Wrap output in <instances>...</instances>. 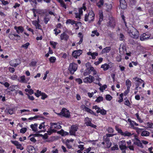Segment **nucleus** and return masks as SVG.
Returning a JSON list of instances; mask_svg holds the SVG:
<instances>
[{
  "label": "nucleus",
  "instance_id": "nucleus-1",
  "mask_svg": "<svg viewBox=\"0 0 153 153\" xmlns=\"http://www.w3.org/2000/svg\"><path fill=\"white\" fill-rule=\"evenodd\" d=\"M125 25L126 27V30L130 36L133 38L137 39L139 36V34L137 30L131 25L130 24L129 26H127L126 23L125 22Z\"/></svg>",
  "mask_w": 153,
  "mask_h": 153
},
{
  "label": "nucleus",
  "instance_id": "nucleus-2",
  "mask_svg": "<svg viewBox=\"0 0 153 153\" xmlns=\"http://www.w3.org/2000/svg\"><path fill=\"white\" fill-rule=\"evenodd\" d=\"M61 126L59 125H57L56 123H51V127L49 128L47 131L48 135H50L53 133L56 132L57 129L61 128Z\"/></svg>",
  "mask_w": 153,
  "mask_h": 153
},
{
  "label": "nucleus",
  "instance_id": "nucleus-3",
  "mask_svg": "<svg viewBox=\"0 0 153 153\" xmlns=\"http://www.w3.org/2000/svg\"><path fill=\"white\" fill-rule=\"evenodd\" d=\"M94 14L93 11H90L88 14L85 16V20L88 21L89 23L93 21L94 19Z\"/></svg>",
  "mask_w": 153,
  "mask_h": 153
},
{
  "label": "nucleus",
  "instance_id": "nucleus-4",
  "mask_svg": "<svg viewBox=\"0 0 153 153\" xmlns=\"http://www.w3.org/2000/svg\"><path fill=\"white\" fill-rule=\"evenodd\" d=\"M102 144L104 145V147L106 148H110L111 145V143L110 141L109 138L104 136L103 137V141Z\"/></svg>",
  "mask_w": 153,
  "mask_h": 153
},
{
  "label": "nucleus",
  "instance_id": "nucleus-5",
  "mask_svg": "<svg viewBox=\"0 0 153 153\" xmlns=\"http://www.w3.org/2000/svg\"><path fill=\"white\" fill-rule=\"evenodd\" d=\"M77 65L74 63H72L70 64L69 68L68 70L70 73L71 74H73L75 72L77 69Z\"/></svg>",
  "mask_w": 153,
  "mask_h": 153
},
{
  "label": "nucleus",
  "instance_id": "nucleus-6",
  "mask_svg": "<svg viewBox=\"0 0 153 153\" xmlns=\"http://www.w3.org/2000/svg\"><path fill=\"white\" fill-rule=\"evenodd\" d=\"M133 79L136 82H137V83L136 84V88H135V90H138V88H139L141 89V87H139L140 84H142V87L144 88V87L145 83L143 80L141 79L137 78V77H135L133 78Z\"/></svg>",
  "mask_w": 153,
  "mask_h": 153
},
{
  "label": "nucleus",
  "instance_id": "nucleus-7",
  "mask_svg": "<svg viewBox=\"0 0 153 153\" xmlns=\"http://www.w3.org/2000/svg\"><path fill=\"white\" fill-rule=\"evenodd\" d=\"M57 114L67 118H69L70 116V113L69 111L65 108H62L61 111L60 113Z\"/></svg>",
  "mask_w": 153,
  "mask_h": 153
},
{
  "label": "nucleus",
  "instance_id": "nucleus-8",
  "mask_svg": "<svg viewBox=\"0 0 153 153\" xmlns=\"http://www.w3.org/2000/svg\"><path fill=\"white\" fill-rule=\"evenodd\" d=\"M92 119L88 117H86L85 120V123L87 126H90L92 128H96L97 126L94 125L91 123Z\"/></svg>",
  "mask_w": 153,
  "mask_h": 153
},
{
  "label": "nucleus",
  "instance_id": "nucleus-9",
  "mask_svg": "<svg viewBox=\"0 0 153 153\" xmlns=\"http://www.w3.org/2000/svg\"><path fill=\"white\" fill-rule=\"evenodd\" d=\"M95 80V78L93 76L89 75L83 79V82L86 83H91Z\"/></svg>",
  "mask_w": 153,
  "mask_h": 153
},
{
  "label": "nucleus",
  "instance_id": "nucleus-10",
  "mask_svg": "<svg viewBox=\"0 0 153 153\" xmlns=\"http://www.w3.org/2000/svg\"><path fill=\"white\" fill-rule=\"evenodd\" d=\"M78 127L77 126L73 125L71 126L70 133L71 135H75V132L77 131Z\"/></svg>",
  "mask_w": 153,
  "mask_h": 153
},
{
  "label": "nucleus",
  "instance_id": "nucleus-11",
  "mask_svg": "<svg viewBox=\"0 0 153 153\" xmlns=\"http://www.w3.org/2000/svg\"><path fill=\"white\" fill-rule=\"evenodd\" d=\"M107 25L111 27L114 28L115 25V20L113 18H110L107 23Z\"/></svg>",
  "mask_w": 153,
  "mask_h": 153
},
{
  "label": "nucleus",
  "instance_id": "nucleus-12",
  "mask_svg": "<svg viewBox=\"0 0 153 153\" xmlns=\"http://www.w3.org/2000/svg\"><path fill=\"white\" fill-rule=\"evenodd\" d=\"M10 63L11 66L16 67L20 63V62L19 59H15L11 61Z\"/></svg>",
  "mask_w": 153,
  "mask_h": 153
},
{
  "label": "nucleus",
  "instance_id": "nucleus-13",
  "mask_svg": "<svg viewBox=\"0 0 153 153\" xmlns=\"http://www.w3.org/2000/svg\"><path fill=\"white\" fill-rule=\"evenodd\" d=\"M39 16H38L37 20H34L32 21V24L34 25L36 27V28L40 29H41V26L39 24Z\"/></svg>",
  "mask_w": 153,
  "mask_h": 153
},
{
  "label": "nucleus",
  "instance_id": "nucleus-14",
  "mask_svg": "<svg viewBox=\"0 0 153 153\" xmlns=\"http://www.w3.org/2000/svg\"><path fill=\"white\" fill-rule=\"evenodd\" d=\"M82 51L81 50H79L78 51H75L72 53L73 56L75 58H77V56H80L82 53Z\"/></svg>",
  "mask_w": 153,
  "mask_h": 153
},
{
  "label": "nucleus",
  "instance_id": "nucleus-15",
  "mask_svg": "<svg viewBox=\"0 0 153 153\" xmlns=\"http://www.w3.org/2000/svg\"><path fill=\"white\" fill-rule=\"evenodd\" d=\"M14 28L16 30L17 33L19 34L20 33H22L24 30L23 27L21 26L18 27L15 26L14 27Z\"/></svg>",
  "mask_w": 153,
  "mask_h": 153
},
{
  "label": "nucleus",
  "instance_id": "nucleus-16",
  "mask_svg": "<svg viewBox=\"0 0 153 153\" xmlns=\"http://www.w3.org/2000/svg\"><path fill=\"white\" fill-rule=\"evenodd\" d=\"M119 147L121 150L125 149L126 148L125 140H122L119 142Z\"/></svg>",
  "mask_w": 153,
  "mask_h": 153
},
{
  "label": "nucleus",
  "instance_id": "nucleus-17",
  "mask_svg": "<svg viewBox=\"0 0 153 153\" xmlns=\"http://www.w3.org/2000/svg\"><path fill=\"white\" fill-rule=\"evenodd\" d=\"M69 38V36L64 32L61 34L60 36V38L61 40H64L67 41Z\"/></svg>",
  "mask_w": 153,
  "mask_h": 153
},
{
  "label": "nucleus",
  "instance_id": "nucleus-18",
  "mask_svg": "<svg viewBox=\"0 0 153 153\" xmlns=\"http://www.w3.org/2000/svg\"><path fill=\"white\" fill-rule=\"evenodd\" d=\"M27 151L29 153H34L35 151V148L31 146H29L27 147Z\"/></svg>",
  "mask_w": 153,
  "mask_h": 153
},
{
  "label": "nucleus",
  "instance_id": "nucleus-19",
  "mask_svg": "<svg viewBox=\"0 0 153 153\" xmlns=\"http://www.w3.org/2000/svg\"><path fill=\"white\" fill-rule=\"evenodd\" d=\"M38 125L36 123H35L34 124H31L30 125V127L32 129L33 131H35L36 132H40L41 131H38L37 128Z\"/></svg>",
  "mask_w": 153,
  "mask_h": 153
},
{
  "label": "nucleus",
  "instance_id": "nucleus-20",
  "mask_svg": "<svg viewBox=\"0 0 153 153\" xmlns=\"http://www.w3.org/2000/svg\"><path fill=\"white\" fill-rule=\"evenodd\" d=\"M149 37V34L146 33H144L140 36V39L141 41H143L148 39Z\"/></svg>",
  "mask_w": 153,
  "mask_h": 153
},
{
  "label": "nucleus",
  "instance_id": "nucleus-21",
  "mask_svg": "<svg viewBox=\"0 0 153 153\" xmlns=\"http://www.w3.org/2000/svg\"><path fill=\"white\" fill-rule=\"evenodd\" d=\"M18 80L19 82L22 83H26L27 81L26 79L25 76H22L20 77L18 79Z\"/></svg>",
  "mask_w": 153,
  "mask_h": 153
},
{
  "label": "nucleus",
  "instance_id": "nucleus-22",
  "mask_svg": "<svg viewBox=\"0 0 153 153\" xmlns=\"http://www.w3.org/2000/svg\"><path fill=\"white\" fill-rule=\"evenodd\" d=\"M66 23L67 24H71L72 25H75L74 26L76 27L77 26L76 22L72 19H69L67 20L66 22Z\"/></svg>",
  "mask_w": 153,
  "mask_h": 153
},
{
  "label": "nucleus",
  "instance_id": "nucleus-23",
  "mask_svg": "<svg viewBox=\"0 0 153 153\" xmlns=\"http://www.w3.org/2000/svg\"><path fill=\"white\" fill-rule=\"evenodd\" d=\"M126 84L127 87V90L129 91L130 87L131 85V82L129 79H128L126 81Z\"/></svg>",
  "mask_w": 153,
  "mask_h": 153
},
{
  "label": "nucleus",
  "instance_id": "nucleus-24",
  "mask_svg": "<svg viewBox=\"0 0 153 153\" xmlns=\"http://www.w3.org/2000/svg\"><path fill=\"white\" fill-rule=\"evenodd\" d=\"M57 133L61 135L62 136H65L68 135V133L66 131H64L63 129H61L60 131H58Z\"/></svg>",
  "mask_w": 153,
  "mask_h": 153
},
{
  "label": "nucleus",
  "instance_id": "nucleus-25",
  "mask_svg": "<svg viewBox=\"0 0 153 153\" xmlns=\"http://www.w3.org/2000/svg\"><path fill=\"white\" fill-rule=\"evenodd\" d=\"M133 134H134V133H131V132H129L128 131H126L125 132H123L122 136L129 137Z\"/></svg>",
  "mask_w": 153,
  "mask_h": 153
},
{
  "label": "nucleus",
  "instance_id": "nucleus-26",
  "mask_svg": "<svg viewBox=\"0 0 153 153\" xmlns=\"http://www.w3.org/2000/svg\"><path fill=\"white\" fill-rule=\"evenodd\" d=\"M104 0H99V1L97 3V6L100 8L102 7L104 4Z\"/></svg>",
  "mask_w": 153,
  "mask_h": 153
},
{
  "label": "nucleus",
  "instance_id": "nucleus-27",
  "mask_svg": "<svg viewBox=\"0 0 153 153\" xmlns=\"http://www.w3.org/2000/svg\"><path fill=\"white\" fill-rule=\"evenodd\" d=\"M5 112L7 114H12L13 113V109H6Z\"/></svg>",
  "mask_w": 153,
  "mask_h": 153
},
{
  "label": "nucleus",
  "instance_id": "nucleus-28",
  "mask_svg": "<svg viewBox=\"0 0 153 153\" xmlns=\"http://www.w3.org/2000/svg\"><path fill=\"white\" fill-rule=\"evenodd\" d=\"M91 73V70L90 68H87L84 71L83 73V75L86 76L88 75Z\"/></svg>",
  "mask_w": 153,
  "mask_h": 153
},
{
  "label": "nucleus",
  "instance_id": "nucleus-29",
  "mask_svg": "<svg viewBox=\"0 0 153 153\" xmlns=\"http://www.w3.org/2000/svg\"><path fill=\"white\" fill-rule=\"evenodd\" d=\"M150 133L146 130L143 131L141 133V136H148L149 135Z\"/></svg>",
  "mask_w": 153,
  "mask_h": 153
},
{
  "label": "nucleus",
  "instance_id": "nucleus-30",
  "mask_svg": "<svg viewBox=\"0 0 153 153\" xmlns=\"http://www.w3.org/2000/svg\"><path fill=\"white\" fill-rule=\"evenodd\" d=\"M134 144L137 145V146L141 148H143V146L142 143H141L140 140L137 141H135L134 142Z\"/></svg>",
  "mask_w": 153,
  "mask_h": 153
},
{
  "label": "nucleus",
  "instance_id": "nucleus-31",
  "mask_svg": "<svg viewBox=\"0 0 153 153\" xmlns=\"http://www.w3.org/2000/svg\"><path fill=\"white\" fill-rule=\"evenodd\" d=\"M97 113H100L101 114L105 115L106 114V111L104 109H100L99 111L97 110Z\"/></svg>",
  "mask_w": 153,
  "mask_h": 153
},
{
  "label": "nucleus",
  "instance_id": "nucleus-32",
  "mask_svg": "<svg viewBox=\"0 0 153 153\" xmlns=\"http://www.w3.org/2000/svg\"><path fill=\"white\" fill-rule=\"evenodd\" d=\"M111 49L110 47H106L102 50V53H106L109 52Z\"/></svg>",
  "mask_w": 153,
  "mask_h": 153
},
{
  "label": "nucleus",
  "instance_id": "nucleus-33",
  "mask_svg": "<svg viewBox=\"0 0 153 153\" xmlns=\"http://www.w3.org/2000/svg\"><path fill=\"white\" fill-rule=\"evenodd\" d=\"M95 80L94 81L95 82H94V83L96 84H97L98 83L100 82L101 79L99 77L98 74H97V76H95Z\"/></svg>",
  "mask_w": 153,
  "mask_h": 153
},
{
  "label": "nucleus",
  "instance_id": "nucleus-34",
  "mask_svg": "<svg viewBox=\"0 0 153 153\" xmlns=\"http://www.w3.org/2000/svg\"><path fill=\"white\" fill-rule=\"evenodd\" d=\"M101 68H103V70L104 71L107 70L109 68V65L107 64H105L102 65L101 66Z\"/></svg>",
  "mask_w": 153,
  "mask_h": 153
},
{
  "label": "nucleus",
  "instance_id": "nucleus-35",
  "mask_svg": "<svg viewBox=\"0 0 153 153\" xmlns=\"http://www.w3.org/2000/svg\"><path fill=\"white\" fill-rule=\"evenodd\" d=\"M92 33L91 36L92 37L94 36L95 35H96L97 36H98L100 35L99 33L97 32V30H94L92 31Z\"/></svg>",
  "mask_w": 153,
  "mask_h": 153
},
{
  "label": "nucleus",
  "instance_id": "nucleus-36",
  "mask_svg": "<svg viewBox=\"0 0 153 153\" xmlns=\"http://www.w3.org/2000/svg\"><path fill=\"white\" fill-rule=\"evenodd\" d=\"M115 129L116 131H117L118 133H120L121 135H122L124 132H123L122 130L119 128L118 127L116 126Z\"/></svg>",
  "mask_w": 153,
  "mask_h": 153
},
{
  "label": "nucleus",
  "instance_id": "nucleus-37",
  "mask_svg": "<svg viewBox=\"0 0 153 153\" xmlns=\"http://www.w3.org/2000/svg\"><path fill=\"white\" fill-rule=\"evenodd\" d=\"M105 5H106V7H107V9L106 10L107 11H109L111 9L112 6L111 4H108L107 3H105Z\"/></svg>",
  "mask_w": 153,
  "mask_h": 153
},
{
  "label": "nucleus",
  "instance_id": "nucleus-38",
  "mask_svg": "<svg viewBox=\"0 0 153 153\" xmlns=\"http://www.w3.org/2000/svg\"><path fill=\"white\" fill-rule=\"evenodd\" d=\"M103 18V13L102 12L99 13V22H101Z\"/></svg>",
  "mask_w": 153,
  "mask_h": 153
},
{
  "label": "nucleus",
  "instance_id": "nucleus-39",
  "mask_svg": "<svg viewBox=\"0 0 153 153\" xmlns=\"http://www.w3.org/2000/svg\"><path fill=\"white\" fill-rule=\"evenodd\" d=\"M59 2L61 6L65 9L66 8V6L63 0H59Z\"/></svg>",
  "mask_w": 153,
  "mask_h": 153
},
{
  "label": "nucleus",
  "instance_id": "nucleus-40",
  "mask_svg": "<svg viewBox=\"0 0 153 153\" xmlns=\"http://www.w3.org/2000/svg\"><path fill=\"white\" fill-rule=\"evenodd\" d=\"M90 70H91V72L92 71L93 72V75L94 76L95 75H96L97 74V72L95 70L94 68L92 67H90Z\"/></svg>",
  "mask_w": 153,
  "mask_h": 153
},
{
  "label": "nucleus",
  "instance_id": "nucleus-41",
  "mask_svg": "<svg viewBox=\"0 0 153 153\" xmlns=\"http://www.w3.org/2000/svg\"><path fill=\"white\" fill-rule=\"evenodd\" d=\"M67 142L66 143V145L67 148L69 149H72V146L68 143L70 140H67Z\"/></svg>",
  "mask_w": 153,
  "mask_h": 153
},
{
  "label": "nucleus",
  "instance_id": "nucleus-42",
  "mask_svg": "<svg viewBox=\"0 0 153 153\" xmlns=\"http://www.w3.org/2000/svg\"><path fill=\"white\" fill-rule=\"evenodd\" d=\"M45 123V122H43L41 123L39 125V129H42V128H43V129H45V126L44 124Z\"/></svg>",
  "mask_w": 153,
  "mask_h": 153
},
{
  "label": "nucleus",
  "instance_id": "nucleus-43",
  "mask_svg": "<svg viewBox=\"0 0 153 153\" xmlns=\"http://www.w3.org/2000/svg\"><path fill=\"white\" fill-rule=\"evenodd\" d=\"M103 100V98L101 96L99 97L96 99L95 101L97 102H99L101 101H102Z\"/></svg>",
  "mask_w": 153,
  "mask_h": 153
},
{
  "label": "nucleus",
  "instance_id": "nucleus-44",
  "mask_svg": "<svg viewBox=\"0 0 153 153\" xmlns=\"http://www.w3.org/2000/svg\"><path fill=\"white\" fill-rule=\"evenodd\" d=\"M125 38L123 34L120 33L119 34V39L120 41H123L124 40Z\"/></svg>",
  "mask_w": 153,
  "mask_h": 153
},
{
  "label": "nucleus",
  "instance_id": "nucleus-45",
  "mask_svg": "<svg viewBox=\"0 0 153 153\" xmlns=\"http://www.w3.org/2000/svg\"><path fill=\"white\" fill-rule=\"evenodd\" d=\"M117 61L118 62H120L121 59V56L119 54H117L116 57Z\"/></svg>",
  "mask_w": 153,
  "mask_h": 153
},
{
  "label": "nucleus",
  "instance_id": "nucleus-46",
  "mask_svg": "<svg viewBox=\"0 0 153 153\" xmlns=\"http://www.w3.org/2000/svg\"><path fill=\"white\" fill-rule=\"evenodd\" d=\"M42 93V92H41V91L38 90L36 91V93H35V95L37 97H39L40 95H41Z\"/></svg>",
  "mask_w": 153,
  "mask_h": 153
},
{
  "label": "nucleus",
  "instance_id": "nucleus-47",
  "mask_svg": "<svg viewBox=\"0 0 153 153\" xmlns=\"http://www.w3.org/2000/svg\"><path fill=\"white\" fill-rule=\"evenodd\" d=\"M54 31L55 32V34L56 36L59 33H60L61 31L59 30H58L57 28H55L54 29Z\"/></svg>",
  "mask_w": 153,
  "mask_h": 153
},
{
  "label": "nucleus",
  "instance_id": "nucleus-48",
  "mask_svg": "<svg viewBox=\"0 0 153 153\" xmlns=\"http://www.w3.org/2000/svg\"><path fill=\"white\" fill-rule=\"evenodd\" d=\"M134 129L136 130V132L138 133H139L143 130V129L137 127H134Z\"/></svg>",
  "mask_w": 153,
  "mask_h": 153
},
{
  "label": "nucleus",
  "instance_id": "nucleus-49",
  "mask_svg": "<svg viewBox=\"0 0 153 153\" xmlns=\"http://www.w3.org/2000/svg\"><path fill=\"white\" fill-rule=\"evenodd\" d=\"M50 43L53 46V47L54 48H55L57 44V43L53 41H51L50 42Z\"/></svg>",
  "mask_w": 153,
  "mask_h": 153
},
{
  "label": "nucleus",
  "instance_id": "nucleus-50",
  "mask_svg": "<svg viewBox=\"0 0 153 153\" xmlns=\"http://www.w3.org/2000/svg\"><path fill=\"white\" fill-rule=\"evenodd\" d=\"M120 6L122 9H125L126 7V4H120Z\"/></svg>",
  "mask_w": 153,
  "mask_h": 153
},
{
  "label": "nucleus",
  "instance_id": "nucleus-51",
  "mask_svg": "<svg viewBox=\"0 0 153 153\" xmlns=\"http://www.w3.org/2000/svg\"><path fill=\"white\" fill-rule=\"evenodd\" d=\"M41 95L42 96L41 99L42 100H44L45 98L47 97V95L44 93H42Z\"/></svg>",
  "mask_w": 153,
  "mask_h": 153
},
{
  "label": "nucleus",
  "instance_id": "nucleus-52",
  "mask_svg": "<svg viewBox=\"0 0 153 153\" xmlns=\"http://www.w3.org/2000/svg\"><path fill=\"white\" fill-rule=\"evenodd\" d=\"M136 117L137 118V119L139 121L140 123H142L143 122V120H142L139 117V114L138 113H137L136 114Z\"/></svg>",
  "mask_w": 153,
  "mask_h": 153
},
{
  "label": "nucleus",
  "instance_id": "nucleus-53",
  "mask_svg": "<svg viewBox=\"0 0 153 153\" xmlns=\"http://www.w3.org/2000/svg\"><path fill=\"white\" fill-rule=\"evenodd\" d=\"M107 131L109 133H113L114 131L113 129L111 127H109L107 129Z\"/></svg>",
  "mask_w": 153,
  "mask_h": 153
},
{
  "label": "nucleus",
  "instance_id": "nucleus-54",
  "mask_svg": "<svg viewBox=\"0 0 153 153\" xmlns=\"http://www.w3.org/2000/svg\"><path fill=\"white\" fill-rule=\"evenodd\" d=\"M29 45H30V44L29 42H27L26 44L22 45V47H23V48H24L25 49H26L28 48V46Z\"/></svg>",
  "mask_w": 153,
  "mask_h": 153
},
{
  "label": "nucleus",
  "instance_id": "nucleus-55",
  "mask_svg": "<svg viewBox=\"0 0 153 153\" xmlns=\"http://www.w3.org/2000/svg\"><path fill=\"white\" fill-rule=\"evenodd\" d=\"M56 59L54 57H51L50 58L49 60L51 62L53 63L55 62Z\"/></svg>",
  "mask_w": 153,
  "mask_h": 153
},
{
  "label": "nucleus",
  "instance_id": "nucleus-56",
  "mask_svg": "<svg viewBox=\"0 0 153 153\" xmlns=\"http://www.w3.org/2000/svg\"><path fill=\"white\" fill-rule=\"evenodd\" d=\"M83 110H84L86 111L88 108L86 107L85 105H82L80 107Z\"/></svg>",
  "mask_w": 153,
  "mask_h": 153
},
{
  "label": "nucleus",
  "instance_id": "nucleus-57",
  "mask_svg": "<svg viewBox=\"0 0 153 153\" xmlns=\"http://www.w3.org/2000/svg\"><path fill=\"white\" fill-rule=\"evenodd\" d=\"M40 116L39 115L33 117H30L29 118V120H35L39 118L40 117Z\"/></svg>",
  "mask_w": 153,
  "mask_h": 153
},
{
  "label": "nucleus",
  "instance_id": "nucleus-58",
  "mask_svg": "<svg viewBox=\"0 0 153 153\" xmlns=\"http://www.w3.org/2000/svg\"><path fill=\"white\" fill-rule=\"evenodd\" d=\"M86 111L91 114L96 115L95 113L92 110H91V109H90V108H88Z\"/></svg>",
  "mask_w": 153,
  "mask_h": 153
},
{
  "label": "nucleus",
  "instance_id": "nucleus-59",
  "mask_svg": "<svg viewBox=\"0 0 153 153\" xmlns=\"http://www.w3.org/2000/svg\"><path fill=\"white\" fill-rule=\"evenodd\" d=\"M27 131V128H21L20 130V132L21 133L24 134Z\"/></svg>",
  "mask_w": 153,
  "mask_h": 153
},
{
  "label": "nucleus",
  "instance_id": "nucleus-60",
  "mask_svg": "<svg viewBox=\"0 0 153 153\" xmlns=\"http://www.w3.org/2000/svg\"><path fill=\"white\" fill-rule=\"evenodd\" d=\"M92 54L91 55L92 58L93 59H94L95 58V56H98V53L97 52H94L92 53Z\"/></svg>",
  "mask_w": 153,
  "mask_h": 153
},
{
  "label": "nucleus",
  "instance_id": "nucleus-61",
  "mask_svg": "<svg viewBox=\"0 0 153 153\" xmlns=\"http://www.w3.org/2000/svg\"><path fill=\"white\" fill-rule=\"evenodd\" d=\"M112 97L110 95H107L105 97L106 99L108 100H111Z\"/></svg>",
  "mask_w": 153,
  "mask_h": 153
},
{
  "label": "nucleus",
  "instance_id": "nucleus-62",
  "mask_svg": "<svg viewBox=\"0 0 153 153\" xmlns=\"http://www.w3.org/2000/svg\"><path fill=\"white\" fill-rule=\"evenodd\" d=\"M14 34H12L11 33H10L9 34V37L10 39L13 40H14L15 39V37L14 36Z\"/></svg>",
  "mask_w": 153,
  "mask_h": 153
},
{
  "label": "nucleus",
  "instance_id": "nucleus-63",
  "mask_svg": "<svg viewBox=\"0 0 153 153\" xmlns=\"http://www.w3.org/2000/svg\"><path fill=\"white\" fill-rule=\"evenodd\" d=\"M16 146L17 149H20L21 150H22L24 149L22 145L20 144H18V145Z\"/></svg>",
  "mask_w": 153,
  "mask_h": 153
},
{
  "label": "nucleus",
  "instance_id": "nucleus-64",
  "mask_svg": "<svg viewBox=\"0 0 153 153\" xmlns=\"http://www.w3.org/2000/svg\"><path fill=\"white\" fill-rule=\"evenodd\" d=\"M14 36L15 37H16V39H15V40H18L20 39V37L17 34H14Z\"/></svg>",
  "mask_w": 153,
  "mask_h": 153
}]
</instances>
